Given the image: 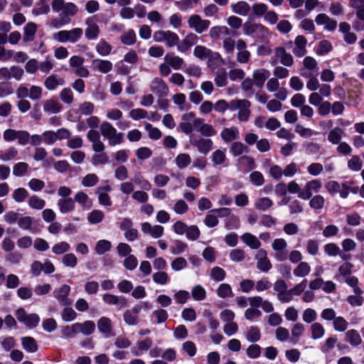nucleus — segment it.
<instances>
[{"mask_svg":"<svg viewBox=\"0 0 364 364\" xmlns=\"http://www.w3.org/2000/svg\"><path fill=\"white\" fill-rule=\"evenodd\" d=\"M193 129L206 137L213 136L216 134L214 127L211 124H205L203 119L195 118L192 113L183 115V132L189 133Z\"/></svg>","mask_w":364,"mask_h":364,"instance_id":"nucleus-1","label":"nucleus"},{"mask_svg":"<svg viewBox=\"0 0 364 364\" xmlns=\"http://www.w3.org/2000/svg\"><path fill=\"white\" fill-rule=\"evenodd\" d=\"M51 7L55 13L58 14L69 23L72 21V18L78 12L77 6L73 2H66L65 0H53Z\"/></svg>","mask_w":364,"mask_h":364,"instance_id":"nucleus-2","label":"nucleus"},{"mask_svg":"<svg viewBox=\"0 0 364 364\" xmlns=\"http://www.w3.org/2000/svg\"><path fill=\"white\" fill-rule=\"evenodd\" d=\"M102 135L107 140L111 146L121 144L124 141V134L117 132V129L109 122L104 121L100 127Z\"/></svg>","mask_w":364,"mask_h":364,"instance_id":"nucleus-3","label":"nucleus"},{"mask_svg":"<svg viewBox=\"0 0 364 364\" xmlns=\"http://www.w3.org/2000/svg\"><path fill=\"white\" fill-rule=\"evenodd\" d=\"M83 30L81 28H74L71 30H62L53 33V38L59 43H75L82 38Z\"/></svg>","mask_w":364,"mask_h":364,"instance_id":"nucleus-4","label":"nucleus"},{"mask_svg":"<svg viewBox=\"0 0 364 364\" xmlns=\"http://www.w3.org/2000/svg\"><path fill=\"white\" fill-rule=\"evenodd\" d=\"M153 40L156 43H165L167 47L178 46L179 38L176 33L171 31H156L153 34Z\"/></svg>","mask_w":364,"mask_h":364,"instance_id":"nucleus-5","label":"nucleus"},{"mask_svg":"<svg viewBox=\"0 0 364 364\" xmlns=\"http://www.w3.org/2000/svg\"><path fill=\"white\" fill-rule=\"evenodd\" d=\"M16 316L20 323L29 328L36 327L40 322V317L36 314H27L24 309L20 308L16 311Z\"/></svg>","mask_w":364,"mask_h":364,"instance_id":"nucleus-6","label":"nucleus"},{"mask_svg":"<svg viewBox=\"0 0 364 364\" xmlns=\"http://www.w3.org/2000/svg\"><path fill=\"white\" fill-rule=\"evenodd\" d=\"M23 75L24 70L19 66L12 65L9 68L2 67L0 68V80H9L14 78L16 81H20Z\"/></svg>","mask_w":364,"mask_h":364,"instance_id":"nucleus-7","label":"nucleus"},{"mask_svg":"<svg viewBox=\"0 0 364 364\" xmlns=\"http://www.w3.org/2000/svg\"><path fill=\"white\" fill-rule=\"evenodd\" d=\"M318 63L313 57L306 56L303 60V68L300 70V75L304 77H309L318 74Z\"/></svg>","mask_w":364,"mask_h":364,"instance_id":"nucleus-8","label":"nucleus"},{"mask_svg":"<svg viewBox=\"0 0 364 364\" xmlns=\"http://www.w3.org/2000/svg\"><path fill=\"white\" fill-rule=\"evenodd\" d=\"M288 245L283 238L274 239L272 244V250L274 251V258L278 262H284L288 258L287 247Z\"/></svg>","mask_w":364,"mask_h":364,"instance_id":"nucleus-9","label":"nucleus"},{"mask_svg":"<svg viewBox=\"0 0 364 364\" xmlns=\"http://www.w3.org/2000/svg\"><path fill=\"white\" fill-rule=\"evenodd\" d=\"M280 83L277 78H269L266 84L267 90L269 92H274V96L281 100L284 101L287 97V91L284 87H279Z\"/></svg>","mask_w":364,"mask_h":364,"instance_id":"nucleus-10","label":"nucleus"},{"mask_svg":"<svg viewBox=\"0 0 364 364\" xmlns=\"http://www.w3.org/2000/svg\"><path fill=\"white\" fill-rule=\"evenodd\" d=\"M322 187V183L321 181L318 179H313L306 183L304 188L299 193V198L302 200H309L312 196L313 193H318L320 191Z\"/></svg>","mask_w":364,"mask_h":364,"instance_id":"nucleus-11","label":"nucleus"},{"mask_svg":"<svg viewBox=\"0 0 364 364\" xmlns=\"http://www.w3.org/2000/svg\"><path fill=\"white\" fill-rule=\"evenodd\" d=\"M85 37L88 41L96 40L100 33V28L95 20V16H90L85 19Z\"/></svg>","mask_w":364,"mask_h":364,"instance_id":"nucleus-12","label":"nucleus"},{"mask_svg":"<svg viewBox=\"0 0 364 364\" xmlns=\"http://www.w3.org/2000/svg\"><path fill=\"white\" fill-rule=\"evenodd\" d=\"M70 287L63 284L53 291V296L62 306H68L72 304V300L69 298Z\"/></svg>","mask_w":364,"mask_h":364,"instance_id":"nucleus-13","label":"nucleus"},{"mask_svg":"<svg viewBox=\"0 0 364 364\" xmlns=\"http://www.w3.org/2000/svg\"><path fill=\"white\" fill-rule=\"evenodd\" d=\"M189 27L193 29L198 33H202L205 31L210 25V21L206 19H202L199 15H192L188 20Z\"/></svg>","mask_w":364,"mask_h":364,"instance_id":"nucleus-14","label":"nucleus"},{"mask_svg":"<svg viewBox=\"0 0 364 364\" xmlns=\"http://www.w3.org/2000/svg\"><path fill=\"white\" fill-rule=\"evenodd\" d=\"M255 259L257 261V268L262 272H267L272 268V264L267 257L266 250L259 249L255 256Z\"/></svg>","mask_w":364,"mask_h":364,"instance_id":"nucleus-15","label":"nucleus"},{"mask_svg":"<svg viewBox=\"0 0 364 364\" xmlns=\"http://www.w3.org/2000/svg\"><path fill=\"white\" fill-rule=\"evenodd\" d=\"M190 142L200 154L205 155L213 149V141L210 139L191 137Z\"/></svg>","mask_w":364,"mask_h":364,"instance_id":"nucleus-16","label":"nucleus"},{"mask_svg":"<svg viewBox=\"0 0 364 364\" xmlns=\"http://www.w3.org/2000/svg\"><path fill=\"white\" fill-rule=\"evenodd\" d=\"M87 137L88 140L92 143V146L94 151L97 153L103 152L105 146L101 140V136L99 132L95 129H90L87 134Z\"/></svg>","mask_w":364,"mask_h":364,"instance_id":"nucleus-17","label":"nucleus"},{"mask_svg":"<svg viewBox=\"0 0 364 364\" xmlns=\"http://www.w3.org/2000/svg\"><path fill=\"white\" fill-rule=\"evenodd\" d=\"M91 68L95 71L107 74L112 70L113 64L108 60L96 58L92 60Z\"/></svg>","mask_w":364,"mask_h":364,"instance_id":"nucleus-18","label":"nucleus"},{"mask_svg":"<svg viewBox=\"0 0 364 364\" xmlns=\"http://www.w3.org/2000/svg\"><path fill=\"white\" fill-rule=\"evenodd\" d=\"M102 301L108 305H115L118 309H122L127 306V299L124 296H119L111 294H105Z\"/></svg>","mask_w":364,"mask_h":364,"instance_id":"nucleus-19","label":"nucleus"},{"mask_svg":"<svg viewBox=\"0 0 364 364\" xmlns=\"http://www.w3.org/2000/svg\"><path fill=\"white\" fill-rule=\"evenodd\" d=\"M211 161L214 166L226 167L228 165V159L226 156L225 149H217L213 151L210 156Z\"/></svg>","mask_w":364,"mask_h":364,"instance_id":"nucleus-20","label":"nucleus"},{"mask_svg":"<svg viewBox=\"0 0 364 364\" xmlns=\"http://www.w3.org/2000/svg\"><path fill=\"white\" fill-rule=\"evenodd\" d=\"M150 90L159 97L166 96L168 88L165 82L159 77L154 78L150 85Z\"/></svg>","mask_w":364,"mask_h":364,"instance_id":"nucleus-21","label":"nucleus"},{"mask_svg":"<svg viewBox=\"0 0 364 364\" xmlns=\"http://www.w3.org/2000/svg\"><path fill=\"white\" fill-rule=\"evenodd\" d=\"M73 200L75 203H77L84 210H90L93 205L92 200L82 191L77 192Z\"/></svg>","mask_w":364,"mask_h":364,"instance_id":"nucleus-22","label":"nucleus"},{"mask_svg":"<svg viewBox=\"0 0 364 364\" xmlns=\"http://www.w3.org/2000/svg\"><path fill=\"white\" fill-rule=\"evenodd\" d=\"M315 21L317 25H322L324 29L333 31L336 28L337 21L331 18L325 14H320L316 16Z\"/></svg>","mask_w":364,"mask_h":364,"instance_id":"nucleus-23","label":"nucleus"},{"mask_svg":"<svg viewBox=\"0 0 364 364\" xmlns=\"http://www.w3.org/2000/svg\"><path fill=\"white\" fill-rule=\"evenodd\" d=\"M274 57L280 60L284 66L290 67L294 64V58L290 53H287L283 47H277L274 50Z\"/></svg>","mask_w":364,"mask_h":364,"instance_id":"nucleus-24","label":"nucleus"},{"mask_svg":"<svg viewBox=\"0 0 364 364\" xmlns=\"http://www.w3.org/2000/svg\"><path fill=\"white\" fill-rule=\"evenodd\" d=\"M220 136L225 143L233 141L240 137L239 129L234 126L224 128L220 132Z\"/></svg>","mask_w":364,"mask_h":364,"instance_id":"nucleus-25","label":"nucleus"},{"mask_svg":"<svg viewBox=\"0 0 364 364\" xmlns=\"http://www.w3.org/2000/svg\"><path fill=\"white\" fill-rule=\"evenodd\" d=\"M295 46L293 48V53L296 57H302L304 56L307 50H306V44L307 41L306 38L303 36H298L296 37L294 40Z\"/></svg>","mask_w":364,"mask_h":364,"instance_id":"nucleus-26","label":"nucleus"},{"mask_svg":"<svg viewBox=\"0 0 364 364\" xmlns=\"http://www.w3.org/2000/svg\"><path fill=\"white\" fill-rule=\"evenodd\" d=\"M65 83L63 78L58 75L53 74L46 78L44 81V86L48 90H54L58 86H63Z\"/></svg>","mask_w":364,"mask_h":364,"instance_id":"nucleus-27","label":"nucleus"},{"mask_svg":"<svg viewBox=\"0 0 364 364\" xmlns=\"http://www.w3.org/2000/svg\"><path fill=\"white\" fill-rule=\"evenodd\" d=\"M270 76V72L264 68H259L254 70L252 77L255 85L259 87H262L266 80Z\"/></svg>","mask_w":364,"mask_h":364,"instance_id":"nucleus-28","label":"nucleus"},{"mask_svg":"<svg viewBox=\"0 0 364 364\" xmlns=\"http://www.w3.org/2000/svg\"><path fill=\"white\" fill-rule=\"evenodd\" d=\"M344 136V129L339 127H336L328 132L327 139L332 144H338Z\"/></svg>","mask_w":364,"mask_h":364,"instance_id":"nucleus-29","label":"nucleus"},{"mask_svg":"<svg viewBox=\"0 0 364 364\" xmlns=\"http://www.w3.org/2000/svg\"><path fill=\"white\" fill-rule=\"evenodd\" d=\"M97 328L106 337H109L112 330V321L107 317H101L97 321Z\"/></svg>","mask_w":364,"mask_h":364,"instance_id":"nucleus-30","label":"nucleus"},{"mask_svg":"<svg viewBox=\"0 0 364 364\" xmlns=\"http://www.w3.org/2000/svg\"><path fill=\"white\" fill-rule=\"evenodd\" d=\"M57 205L62 214L72 212L75 208L74 200L71 198H60L58 200Z\"/></svg>","mask_w":364,"mask_h":364,"instance_id":"nucleus-31","label":"nucleus"},{"mask_svg":"<svg viewBox=\"0 0 364 364\" xmlns=\"http://www.w3.org/2000/svg\"><path fill=\"white\" fill-rule=\"evenodd\" d=\"M250 106L251 103L250 102V101L245 99L241 100V104L237 109V119L240 122H246L248 120L250 115Z\"/></svg>","mask_w":364,"mask_h":364,"instance_id":"nucleus-32","label":"nucleus"},{"mask_svg":"<svg viewBox=\"0 0 364 364\" xmlns=\"http://www.w3.org/2000/svg\"><path fill=\"white\" fill-rule=\"evenodd\" d=\"M231 9L232 12L242 16H247L251 11V7L249 4L244 1H240L235 4H232Z\"/></svg>","mask_w":364,"mask_h":364,"instance_id":"nucleus-33","label":"nucleus"},{"mask_svg":"<svg viewBox=\"0 0 364 364\" xmlns=\"http://www.w3.org/2000/svg\"><path fill=\"white\" fill-rule=\"evenodd\" d=\"M112 50V45L104 38H101L95 46L96 52L102 57L108 56Z\"/></svg>","mask_w":364,"mask_h":364,"instance_id":"nucleus-34","label":"nucleus"},{"mask_svg":"<svg viewBox=\"0 0 364 364\" xmlns=\"http://www.w3.org/2000/svg\"><path fill=\"white\" fill-rule=\"evenodd\" d=\"M311 270V266L308 262H301L293 269V274L296 277L304 278L309 274Z\"/></svg>","mask_w":364,"mask_h":364,"instance_id":"nucleus-35","label":"nucleus"},{"mask_svg":"<svg viewBox=\"0 0 364 364\" xmlns=\"http://www.w3.org/2000/svg\"><path fill=\"white\" fill-rule=\"evenodd\" d=\"M62 105L57 100L48 99L43 102V110L50 114H56L61 111Z\"/></svg>","mask_w":364,"mask_h":364,"instance_id":"nucleus-36","label":"nucleus"},{"mask_svg":"<svg viewBox=\"0 0 364 364\" xmlns=\"http://www.w3.org/2000/svg\"><path fill=\"white\" fill-rule=\"evenodd\" d=\"M337 343V338L331 336L326 339V341L321 344L320 349L323 353L326 356L333 355V350Z\"/></svg>","mask_w":364,"mask_h":364,"instance_id":"nucleus-37","label":"nucleus"},{"mask_svg":"<svg viewBox=\"0 0 364 364\" xmlns=\"http://www.w3.org/2000/svg\"><path fill=\"white\" fill-rule=\"evenodd\" d=\"M27 203L30 208L37 210H43L46 204L45 200L37 195L30 196Z\"/></svg>","mask_w":364,"mask_h":364,"instance_id":"nucleus-38","label":"nucleus"},{"mask_svg":"<svg viewBox=\"0 0 364 364\" xmlns=\"http://www.w3.org/2000/svg\"><path fill=\"white\" fill-rule=\"evenodd\" d=\"M36 31L37 26L36 23L32 22L28 23L23 29V41L25 43L33 41Z\"/></svg>","mask_w":364,"mask_h":364,"instance_id":"nucleus-39","label":"nucleus"},{"mask_svg":"<svg viewBox=\"0 0 364 364\" xmlns=\"http://www.w3.org/2000/svg\"><path fill=\"white\" fill-rule=\"evenodd\" d=\"M354 182L352 181H345L341 184V191L339 195L342 198H346L349 193H356L358 191V187L353 186Z\"/></svg>","mask_w":364,"mask_h":364,"instance_id":"nucleus-40","label":"nucleus"},{"mask_svg":"<svg viewBox=\"0 0 364 364\" xmlns=\"http://www.w3.org/2000/svg\"><path fill=\"white\" fill-rule=\"evenodd\" d=\"M76 323L78 333H82L85 336H89L95 330V323L92 321H85L83 323Z\"/></svg>","mask_w":364,"mask_h":364,"instance_id":"nucleus-41","label":"nucleus"},{"mask_svg":"<svg viewBox=\"0 0 364 364\" xmlns=\"http://www.w3.org/2000/svg\"><path fill=\"white\" fill-rule=\"evenodd\" d=\"M241 239L244 243L249 246L251 249H259L261 242L259 239L251 233L246 232L243 234Z\"/></svg>","mask_w":364,"mask_h":364,"instance_id":"nucleus-42","label":"nucleus"},{"mask_svg":"<svg viewBox=\"0 0 364 364\" xmlns=\"http://www.w3.org/2000/svg\"><path fill=\"white\" fill-rule=\"evenodd\" d=\"M311 337L314 340H318L323 337L325 334V328L323 326L318 323L314 322L310 326Z\"/></svg>","mask_w":364,"mask_h":364,"instance_id":"nucleus-43","label":"nucleus"},{"mask_svg":"<svg viewBox=\"0 0 364 364\" xmlns=\"http://www.w3.org/2000/svg\"><path fill=\"white\" fill-rule=\"evenodd\" d=\"M230 31L227 26H217L210 29L209 36L213 39H219L222 36H228Z\"/></svg>","mask_w":364,"mask_h":364,"instance_id":"nucleus-44","label":"nucleus"},{"mask_svg":"<svg viewBox=\"0 0 364 364\" xmlns=\"http://www.w3.org/2000/svg\"><path fill=\"white\" fill-rule=\"evenodd\" d=\"M21 343L23 349L28 353H35L38 350V345L36 340L30 336L21 338Z\"/></svg>","mask_w":364,"mask_h":364,"instance_id":"nucleus-45","label":"nucleus"},{"mask_svg":"<svg viewBox=\"0 0 364 364\" xmlns=\"http://www.w3.org/2000/svg\"><path fill=\"white\" fill-rule=\"evenodd\" d=\"M151 346V339L150 338H146L145 339L137 343L136 349L133 348L132 350L134 355L138 356L141 355L144 351L148 350Z\"/></svg>","mask_w":364,"mask_h":364,"instance_id":"nucleus-46","label":"nucleus"},{"mask_svg":"<svg viewBox=\"0 0 364 364\" xmlns=\"http://www.w3.org/2000/svg\"><path fill=\"white\" fill-rule=\"evenodd\" d=\"M346 341L353 346H358L362 343V338L358 331L351 329L346 333Z\"/></svg>","mask_w":364,"mask_h":364,"instance_id":"nucleus-47","label":"nucleus"},{"mask_svg":"<svg viewBox=\"0 0 364 364\" xmlns=\"http://www.w3.org/2000/svg\"><path fill=\"white\" fill-rule=\"evenodd\" d=\"M207 59L208 65L212 70L215 69L223 63V60L221 55L218 53L213 52L212 50Z\"/></svg>","mask_w":364,"mask_h":364,"instance_id":"nucleus-48","label":"nucleus"},{"mask_svg":"<svg viewBox=\"0 0 364 364\" xmlns=\"http://www.w3.org/2000/svg\"><path fill=\"white\" fill-rule=\"evenodd\" d=\"M29 196L28 191L24 188H16L12 193V198L18 203H23Z\"/></svg>","mask_w":364,"mask_h":364,"instance_id":"nucleus-49","label":"nucleus"},{"mask_svg":"<svg viewBox=\"0 0 364 364\" xmlns=\"http://www.w3.org/2000/svg\"><path fill=\"white\" fill-rule=\"evenodd\" d=\"M246 339L252 343L258 341L261 338V332L258 327L250 326L247 329L245 334Z\"/></svg>","mask_w":364,"mask_h":364,"instance_id":"nucleus-50","label":"nucleus"},{"mask_svg":"<svg viewBox=\"0 0 364 364\" xmlns=\"http://www.w3.org/2000/svg\"><path fill=\"white\" fill-rule=\"evenodd\" d=\"M230 152L233 156H239L243 153L248 152V148L240 141H234L230 148Z\"/></svg>","mask_w":364,"mask_h":364,"instance_id":"nucleus-51","label":"nucleus"},{"mask_svg":"<svg viewBox=\"0 0 364 364\" xmlns=\"http://www.w3.org/2000/svg\"><path fill=\"white\" fill-rule=\"evenodd\" d=\"M136 39V33L133 29H128L127 31L124 32L120 37L121 42L127 46L134 44Z\"/></svg>","mask_w":364,"mask_h":364,"instance_id":"nucleus-52","label":"nucleus"},{"mask_svg":"<svg viewBox=\"0 0 364 364\" xmlns=\"http://www.w3.org/2000/svg\"><path fill=\"white\" fill-rule=\"evenodd\" d=\"M105 218L104 213L100 210H93L87 215L90 224L95 225L101 223Z\"/></svg>","mask_w":364,"mask_h":364,"instance_id":"nucleus-53","label":"nucleus"},{"mask_svg":"<svg viewBox=\"0 0 364 364\" xmlns=\"http://www.w3.org/2000/svg\"><path fill=\"white\" fill-rule=\"evenodd\" d=\"M112 247L111 242L107 240H100L96 242L95 251L96 254L102 255L110 250Z\"/></svg>","mask_w":364,"mask_h":364,"instance_id":"nucleus-54","label":"nucleus"},{"mask_svg":"<svg viewBox=\"0 0 364 364\" xmlns=\"http://www.w3.org/2000/svg\"><path fill=\"white\" fill-rule=\"evenodd\" d=\"M332 48V44L330 41L322 40L317 45L316 53L317 55H323L331 51Z\"/></svg>","mask_w":364,"mask_h":364,"instance_id":"nucleus-55","label":"nucleus"},{"mask_svg":"<svg viewBox=\"0 0 364 364\" xmlns=\"http://www.w3.org/2000/svg\"><path fill=\"white\" fill-rule=\"evenodd\" d=\"M309 200V206L315 210H321L324 206L325 199L321 195H316Z\"/></svg>","mask_w":364,"mask_h":364,"instance_id":"nucleus-56","label":"nucleus"},{"mask_svg":"<svg viewBox=\"0 0 364 364\" xmlns=\"http://www.w3.org/2000/svg\"><path fill=\"white\" fill-rule=\"evenodd\" d=\"M29 166L26 162L16 163L13 167V174L16 177H22L26 175Z\"/></svg>","mask_w":364,"mask_h":364,"instance_id":"nucleus-57","label":"nucleus"},{"mask_svg":"<svg viewBox=\"0 0 364 364\" xmlns=\"http://www.w3.org/2000/svg\"><path fill=\"white\" fill-rule=\"evenodd\" d=\"M18 150L14 146L0 151V159L3 161H9L14 159L18 155Z\"/></svg>","mask_w":364,"mask_h":364,"instance_id":"nucleus-58","label":"nucleus"},{"mask_svg":"<svg viewBox=\"0 0 364 364\" xmlns=\"http://www.w3.org/2000/svg\"><path fill=\"white\" fill-rule=\"evenodd\" d=\"M217 295L222 299L232 296V290L230 284L223 283L217 289Z\"/></svg>","mask_w":364,"mask_h":364,"instance_id":"nucleus-59","label":"nucleus"},{"mask_svg":"<svg viewBox=\"0 0 364 364\" xmlns=\"http://www.w3.org/2000/svg\"><path fill=\"white\" fill-rule=\"evenodd\" d=\"M272 205L273 201L267 197L259 198L255 201V208L262 211L267 210L269 208L272 206Z\"/></svg>","mask_w":364,"mask_h":364,"instance_id":"nucleus-60","label":"nucleus"},{"mask_svg":"<svg viewBox=\"0 0 364 364\" xmlns=\"http://www.w3.org/2000/svg\"><path fill=\"white\" fill-rule=\"evenodd\" d=\"M70 249L68 242L63 241L55 244L52 247V252L56 255H60L68 252Z\"/></svg>","mask_w":364,"mask_h":364,"instance_id":"nucleus-61","label":"nucleus"},{"mask_svg":"<svg viewBox=\"0 0 364 364\" xmlns=\"http://www.w3.org/2000/svg\"><path fill=\"white\" fill-rule=\"evenodd\" d=\"M345 282L349 287L353 289L354 294H363V291L359 287V281L356 277H347Z\"/></svg>","mask_w":364,"mask_h":364,"instance_id":"nucleus-62","label":"nucleus"},{"mask_svg":"<svg viewBox=\"0 0 364 364\" xmlns=\"http://www.w3.org/2000/svg\"><path fill=\"white\" fill-rule=\"evenodd\" d=\"M165 62L175 70H178L182 65V60L172 54H167L164 58Z\"/></svg>","mask_w":364,"mask_h":364,"instance_id":"nucleus-63","label":"nucleus"},{"mask_svg":"<svg viewBox=\"0 0 364 364\" xmlns=\"http://www.w3.org/2000/svg\"><path fill=\"white\" fill-rule=\"evenodd\" d=\"M333 328L336 331L343 332L348 326V321L342 316H336L333 321Z\"/></svg>","mask_w":364,"mask_h":364,"instance_id":"nucleus-64","label":"nucleus"}]
</instances>
